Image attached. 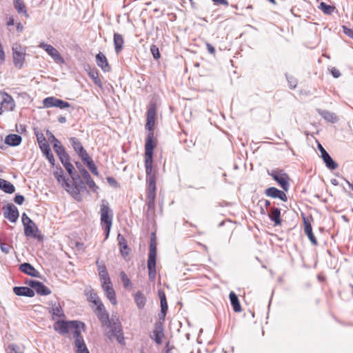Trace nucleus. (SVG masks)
Returning <instances> with one entry per match:
<instances>
[{
    "label": "nucleus",
    "mask_w": 353,
    "mask_h": 353,
    "mask_svg": "<svg viewBox=\"0 0 353 353\" xmlns=\"http://www.w3.org/2000/svg\"><path fill=\"white\" fill-rule=\"evenodd\" d=\"M84 323L78 321H57L53 326L55 331L58 332L59 334L65 335L69 332L72 333V336L74 341L78 339L83 340L81 335V329H83Z\"/></svg>",
    "instance_id": "1"
},
{
    "label": "nucleus",
    "mask_w": 353,
    "mask_h": 353,
    "mask_svg": "<svg viewBox=\"0 0 353 353\" xmlns=\"http://www.w3.org/2000/svg\"><path fill=\"white\" fill-rule=\"evenodd\" d=\"M101 225L105 231V239L109 236L112 224L113 213L109 207V203L105 200H102L100 209Z\"/></svg>",
    "instance_id": "2"
},
{
    "label": "nucleus",
    "mask_w": 353,
    "mask_h": 353,
    "mask_svg": "<svg viewBox=\"0 0 353 353\" xmlns=\"http://www.w3.org/2000/svg\"><path fill=\"white\" fill-rule=\"evenodd\" d=\"M110 330L109 332L111 333L109 337L110 338L112 336L115 337L117 341L120 344H123L125 342V338L123 336V332L122 330V326L121 322L117 318H111L110 321L108 323Z\"/></svg>",
    "instance_id": "3"
},
{
    "label": "nucleus",
    "mask_w": 353,
    "mask_h": 353,
    "mask_svg": "<svg viewBox=\"0 0 353 353\" xmlns=\"http://www.w3.org/2000/svg\"><path fill=\"white\" fill-rule=\"evenodd\" d=\"M12 57L14 66L21 69L25 61L26 54V48L21 46V44L15 43L12 45Z\"/></svg>",
    "instance_id": "4"
},
{
    "label": "nucleus",
    "mask_w": 353,
    "mask_h": 353,
    "mask_svg": "<svg viewBox=\"0 0 353 353\" xmlns=\"http://www.w3.org/2000/svg\"><path fill=\"white\" fill-rule=\"evenodd\" d=\"M154 132H149L145 144V164L148 168L152 163L153 150L156 145L153 142Z\"/></svg>",
    "instance_id": "5"
},
{
    "label": "nucleus",
    "mask_w": 353,
    "mask_h": 353,
    "mask_svg": "<svg viewBox=\"0 0 353 353\" xmlns=\"http://www.w3.org/2000/svg\"><path fill=\"white\" fill-rule=\"evenodd\" d=\"M37 141L39 145V148L43 154L46 157L49 162L54 165V159L52 153L51 152L50 145L46 141L45 137L42 133H37L36 134Z\"/></svg>",
    "instance_id": "6"
},
{
    "label": "nucleus",
    "mask_w": 353,
    "mask_h": 353,
    "mask_svg": "<svg viewBox=\"0 0 353 353\" xmlns=\"http://www.w3.org/2000/svg\"><path fill=\"white\" fill-rule=\"evenodd\" d=\"M15 107L12 97L3 92H0V115L6 111H12Z\"/></svg>",
    "instance_id": "7"
},
{
    "label": "nucleus",
    "mask_w": 353,
    "mask_h": 353,
    "mask_svg": "<svg viewBox=\"0 0 353 353\" xmlns=\"http://www.w3.org/2000/svg\"><path fill=\"white\" fill-rule=\"evenodd\" d=\"M269 174L285 190L289 189V183L288 182V176L283 172V170H272Z\"/></svg>",
    "instance_id": "8"
},
{
    "label": "nucleus",
    "mask_w": 353,
    "mask_h": 353,
    "mask_svg": "<svg viewBox=\"0 0 353 353\" xmlns=\"http://www.w3.org/2000/svg\"><path fill=\"white\" fill-rule=\"evenodd\" d=\"M43 105L46 108L57 107L61 109H65L70 107V103L68 102L54 97H49L44 99L43 101Z\"/></svg>",
    "instance_id": "9"
},
{
    "label": "nucleus",
    "mask_w": 353,
    "mask_h": 353,
    "mask_svg": "<svg viewBox=\"0 0 353 353\" xmlns=\"http://www.w3.org/2000/svg\"><path fill=\"white\" fill-rule=\"evenodd\" d=\"M39 47L43 49L56 63H62L64 62L63 58L52 46L41 42L39 43Z\"/></svg>",
    "instance_id": "10"
},
{
    "label": "nucleus",
    "mask_w": 353,
    "mask_h": 353,
    "mask_svg": "<svg viewBox=\"0 0 353 353\" xmlns=\"http://www.w3.org/2000/svg\"><path fill=\"white\" fill-rule=\"evenodd\" d=\"M94 303L97 305V314L99 319L102 324L108 325V323L110 321V319H109V315L106 312L103 303L101 302L99 298L94 300Z\"/></svg>",
    "instance_id": "11"
},
{
    "label": "nucleus",
    "mask_w": 353,
    "mask_h": 353,
    "mask_svg": "<svg viewBox=\"0 0 353 353\" xmlns=\"http://www.w3.org/2000/svg\"><path fill=\"white\" fill-rule=\"evenodd\" d=\"M3 213L5 217L12 223L16 222L19 218V211L12 203H9L6 205Z\"/></svg>",
    "instance_id": "12"
},
{
    "label": "nucleus",
    "mask_w": 353,
    "mask_h": 353,
    "mask_svg": "<svg viewBox=\"0 0 353 353\" xmlns=\"http://www.w3.org/2000/svg\"><path fill=\"white\" fill-rule=\"evenodd\" d=\"M156 109L154 104L151 105L147 112V122L145 128L149 132H153V127L155 121Z\"/></svg>",
    "instance_id": "13"
},
{
    "label": "nucleus",
    "mask_w": 353,
    "mask_h": 353,
    "mask_svg": "<svg viewBox=\"0 0 353 353\" xmlns=\"http://www.w3.org/2000/svg\"><path fill=\"white\" fill-rule=\"evenodd\" d=\"M265 194L272 198H279L283 201H286L288 199L287 196L283 191L279 190L274 187L267 188L265 190Z\"/></svg>",
    "instance_id": "14"
},
{
    "label": "nucleus",
    "mask_w": 353,
    "mask_h": 353,
    "mask_svg": "<svg viewBox=\"0 0 353 353\" xmlns=\"http://www.w3.org/2000/svg\"><path fill=\"white\" fill-rule=\"evenodd\" d=\"M81 176L83 178V179L85 181V182L92 191L94 192L97 191L99 187L96 185L95 182L92 179L90 174L85 168L81 169L80 177Z\"/></svg>",
    "instance_id": "15"
},
{
    "label": "nucleus",
    "mask_w": 353,
    "mask_h": 353,
    "mask_svg": "<svg viewBox=\"0 0 353 353\" xmlns=\"http://www.w3.org/2000/svg\"><path fill=\"white\" fill-rule=\"evenodd\" d=\"M146 172V181L148 183V188L156 190V179L154 174L152 173V163H150V167L148 168L145 164Z\"/></svg>",
    "instance_id": "16"
},
{
    "label": "nucleus",
    "mask_w": 353,
    "mask_h": 353,
    "mask_svg": "<svg viewBox=\"0 0 353 353\" xmlns=\"http://www.w3.org/2000/svg\"><path fill=\"white\" fill-rule=\"evenodd\" d=\"M96 62L97 65L100 67L103 72H106L110 71L111 68L108 64L107 58L103 53L99 52L97 54Z\"/></svg>",
    "instance_id": "17"
},
{
    "label": "nucleus",
    "mask_w": 353,
    "mask_h": 353,
    "mask_svg": "<svg viewBox=\"0 0 353 353\" xmlns=\"http://www.w3.org/2000/svg\"><path fill=\"white\" fill-rule=\"evenodd\" d=\"M19 270L23 273L31 276L39 278L40 273L32 265L28 263H24L20 265Z\"/></svg>",
    "instance_id": "18"
},
{
    "label": "nucleus",
    "mask_w": 353,
    "mask_h": 353,
    "mask_svg": "<svg viewBox=\"0 0 353 353\" xmlns=\"http://www.w3.org/2000/svg\"><path fill=\"white\" fill-rule=\"evenodd\" d=\"M13 291L17 296L27 297H33L34 296V291L28 287H14Z\"/></svg>",
    "instance_id": "19"
},
{
    "label": "nucleus",
    "mask_w": 353,
    "mask_h": 353,
    "mask_svg": "<svg viewBox=\"0 0 353 353\" xmlns=\"http://www.w3.org/2000/svg\"><path fill=\"white\" fill-rule=\"evenodd\" d=\"M63 165L65 167L67 172H68V174H70V176H71L73 181L76 183V185H77L78 181L81 184H83L82 181L80 180V175L79 174H77L75 172H74V166L70 161L66 162L65 163H64Z\"/></svg>",
    "instance_id": "20"
},
{
    "label": "nucleus",
    "mask_w": 353,
    "mask_h": 353,
    "mask_svg": "<svg viewBox=\"0 0 353 353\" xmlns=\"http://www.w3.org/2000/svg\"><path fill=\"white\" fill-rule=\"evenodd\" d=\"M21 140L22 139L21 136L16 134H12L6 137L5 143L10 146H17L21 143Z\"/></svg>",
    "instance_id": "21"
},
{
    "label": "nucleus",
    "mask_w": 353,
    "mask_h": 353,
    "mask_svg": "<svg viewBox=\"0 0 353 353\" xmlns=\"http://www.w3.org/2000/svg\"><path fill=\"white\" fill-rule=\"evenodd\" d=\"M281 211L278 208H272L268 213L270 219L274 222L275 225L281 224V220L280 218Z\"/></svg>",
    "instance_id": "22"
},
{
    "label": "nucleus",
    "mask_w": 353,
    "mask_h": 353,
    "mask_svg": "<svg viewBox=\"0 0 353 353\" xmlns=\"http://www.w3.org/2000/svg\"><path fill=\"white\" fill-rule=\"evenodd\" d=\"M304 232L307 236L311 243L313 245H316L317 241L312 232V225L309 222L306 221L305 220L304 221Z\"/></svg>",
    "instance_id": "23"
},
{
    "label": "nucleus",
    "mask_w": 353,
    "mask_h": 353,
    "mask_svg": "<svg viewBox=\"0 0 353 353\" xmlns=\"http://www.w3.org/2000/svg\"><path fill=\"white\" fill-rule=\"evenodd\" d=\"M14 8L19 14H23L26 17H28L26 6L23 0H13Z\"/></svg>",
    "instance_id": "24"
},
{
    "label": "nucleus",
    "mask_w": 353,
    "mask_h": 353,
    "mask_svg": "<svg viewBox=\"0 0 353 353\" xmlns=\"http://www.w3.org/2000/svg\"><path fill=\"white\" fill-rule=\"evenodd\" d=\"M0 189L8 194H12L15 191L13 184L3 179H0Z\"/></svg>",
    "instance_id": "25"
},
{
    "label": "nucleus",
    "mask_w": 353,
    "mask_h": 353,
    "mask_svg": "<svg viewBox=\"0 0 353 353\" xmlns=\"http://www.w3.org/2000/svg\"><path fill=\"white\" fill-rule=\"evenodd\" d=\"M124 43V40L121 34L119 33L114 34V45L115 48V52L118 54L123 49V46Z\"/></svg>",
    "instance_id": "26"
},
{
    "label": "nucleus",
    "mask_w": 353,
    "mask_h": 353,
    "mask_svg": "<svg viewBox=\"0 0 353 353\" xmlns=\"http://www.w3.org/2000/svg\"><path fill=\"white\" fill-rule=\"evenodd\" d=\"M229 298L234 311L236 312H240L241 311V307L236 294L234 292H230Z\"/></svg>",
    "instance_id": "27"
},
{
    "label": "nucleus",
    "mask_w": 353,
    "mask_h": 353,
    "mask_svg": "<svg viewBox=\"0 0 353 353\" xmlns=\"http://www.w3.org/2000/svg\"><path fill=\"white\" fill-rule=\"evenodd\" d=\"M148 276L151 281H154L156 278V260H148Z\"/></svg>",
    "instance_id": "28"
},
{
    "label": "nucleus",
    "mask_w": 353,
    "mask_h": 353,
    "mask_svg": "<svg viewBox=\"0 0 353 353\" xmlns=\"http://www.w3.org/2000/svg\"><path fill=\"white\" fill-rule=\"evenodd\" d=\"M157 258V242L154 236V234L152 233L150 243V252L148 259L156 260Z\"/></svg>",
    "instance_id": "29"
},
{
    "label": "nucleus",
    "mask_w": 353,
    "mask_h": 353,
    "mask_svg": "<svg viewBox=\"0 0 353 353\" xmlns=\"http://www.w3.org/2000/svg\"><path fill=\"white\" fill-rule=\"evenodd\" d=\"M97 265L98 268L99 275L100 276L101 281H109L110 277L108 276L105 266L103 264L100 263L99 261H97Z\"/></svg>",
    "instance_id": "30"
},
{
    "label": "nucleus",
    "mask_w": 353,
    "mask_h": 353,
    "mask_svg": "<svg viewBox=\"0 0 353 353\" xmlns=\"http://www.w3.org/2000/svg\"><path fill=\"white\" fill-rule=\"evenodd\" d=\"M58 148L57 150L54 151L58 155L61 162L62 164L65 163L66 162L70 161V158L68 154L65 150L63 147H57Z\"/></svg>",
    "instance_id": "31"
},
{
    "label": "nucleus",
    "mask_w": 353,
    "mask_h": 353,
    "mask_svg": "<svg viewBox=\"0 0 353 353\" xmlns=\"http://www.w3.org/2000/svg\"><path fill=\"white\" fill-rule=\"evenodd\" d=\"M77 353H90L84 340L78 339L74 342Z\"/></svg>",
    "instance_id": "32"
},
{
    "label": "nucleus",
    "mask_w": 353,
    "mask_h": 353,
    "mask_svg": "<svg viewBox=\"0 0 353 353\" xmlns=\"http://www.w3.org/2000/svg\"><path fill=\"white\" fill-rule=\"evenodd\" d=\"M117 239L122 254H128L129 249L125 239L121 234H118Z\"/></svg>",
    "instance_id": "33"
},
{
    "label": "nucleus",
    "mask_w": 353,
    "mask_h": 353,
    "mask_svg": "<svg viewBox=\"0 0 353 353\" xmlns=\"http://www.w3.org/2000/svg\"><path fill=\"white\" fill-rule=\"evenodd\" d=\"M70 143L77 154L85 150L79 140L76 137H71Z\"/></svg>",
    "instance_id": "34"
},
{
    "label": "nucleus",
    "mask_w": 353,
    "mask_h": 353,
    "mask_svg": "<svg viewBox=\"0 0 353 353\" xmlns=\"http://www.w3.org/2000/svg\"><path fill=\"white\" fill-rule=\"evenodd\" d=\"M323 160L325 163L326 167L330 170H335L338 168V164L332 159L329 154L327 155H325Z\"/></svg>",
    "instance_id": "35"
},
{
    "label": "nucleus",
    "mask_w": 353,
    "mask_h": 353,
    "mask_svg": "<svg viewBox=\"0 0 353 353\" xmlns=\"http://www.w3.org/2000/svg\"><path fill=\"white\" fill-rule=\"evenodd\" d=\"M46 134L48 137L49 141L52 143L53 149L54 151L58 150L57 147H63L59 141L54 136V134L50 130H47Z\"/></svg>",
    "instance_id": "36"
},
{
    "label": "nucleus",
    "mask_w": 353,
    "mask_h": 353,
    "mask_svg": "<svg viewBox=\"0 0 353 353\" xmlns=\"http://www.w3.org/2000/svg\"><path fill=\"white\" fill-rule=\"evenodd\" d=\"M34 290L39 295H48L51 293V290L40 281Z\"/></svg>",
    "instance_id": "37"
},
{
    "label": "nucleus",
    "mask_w": 353,
    "mask_h": 353,
    "mask_svg": "<svg viewBox=\"0 0 353 353\" xmlns=\"http://www.w3.org/2000/svg\"><path fill=\"white\" fill-rule=\"evenodd\" d=\"M134 300L137 307L141 309L144 307L145 303V298L141 292H137L134 295Z\"/></svg>",
    "instance_id": "38"
},
{
    "label": "nucleus",
    "mask_w": 353,
    "mask_h": 353,
    "mask_svg": "<svg viewBox=\"0 0 353 353\" xmlns=\"http://www.w3.org/2000/svg\"><path fill=\"white\" fill-rule=\"evenodd\" d=\"M24 225V234L26 236H33L36 237V234H34V228L35 224L32 221V223H27L23 225Z\"/></svg>",
    "instance_id": "39"
},
{
    "label": "nucleus",
    "mask_w": 353,
    "mask_h": 353,
    "mask_svg": "<svg viewBox=\"0 0 353 353\" xmlns=\"http://www.w3.org/2000/svg\"><path fill=\"white\" fill-rule=\"evenodd\" d=\"M319 8L321 10H322L323 13H325V14H330L334 12L335 7L327 5L324 2H321L319 6Z\"/></svg>",
    "instance_id": "40"
},
{
    "label": "nucleus",
    "mask_w": 353,
    "mask_h": 353,
    "mask_svg": "<svg viewBox=\"0 0 353 353\" xmlns=\"http://www.w3.org/2000/svg\"><path fill=\"white\" fill-rule=\"evenodd\" d=\"M51 312L53 316V317H52L53 319H54V316H57V317L64 316L63 310L59 305H54V306L52 308Z\"/></svg>",
    "instance_id": "41"
},
{
    "label": "nucleus",
    "mask_w": 353,
    "mask_h": 353,
    "mask_svg": "<svg viewBox=\"0 0 353 353\" xmlns=\"http://www.w3.org/2000/svg\"><path fill=\"white\" fill-rule=\"evenodd\" d=\"M153 336H154V339L155 342L157 344H161L163 333H162L161 330H160V328L159 329L158 327L155 328V330L153 331Z\"/></svg>",
    "instance_id": "42"
},
{
    "label": "nucleus",
    "mask_w": 353,
    "mask_h": 353,
    "mask_svg": "<svg viewBox=\"0 0 353 353\" xmlns=\"http://www.w3.org/2000/svg\"><path fill=\"white\" fill-rule=\"evenodd\" d=\"M7 353H23L19 345L12 343L9 344L7 347Z\"/></svg>",
    "instance_id": "43"
},
{
    "label": "nucleus",
    "mask_w": 353,
    "mask_h": 353,
    "mask_svg": "<svg viewBox=\"0 0 353 353\" xmlns=\"http://www.w3.org/2000/svg\"><path fill=\"white\" fill-rule=\"evenodd\" d=\"M120 277L125 288H128L131 285L130 280L124 272H121Z\"/></svg>",
    "instance_id": "44"
},
{
    "label": "nucleus",
    "mask_w": 353,
    "mask_h": 353,
    "mask_svg": "<svg viewBox=\"0 0 353 353\" xmlns=\"http://www.w3.org/2000/svg\"><path fill=\"white\" fill-rule=\"evenodd\" d=\"M105 293L107 298L110 300V301L113 305H116L117 299H116V295H115V292H114V289H112L111 291L105 292Z\"/></svg>",
    "instance_id": "45"
},
{
    "label": "nucleus",
    "mask_w": 353,
    "mask_h": 353,
    "mask_svg": "<svg viewBox=\"0 0 353 353\" xmlns=\"http://www.w3.org/2000/svg\"><path fill=\"white\" fill-rule=\"evenodd\" d=\"M321 116L327 121L334 122L335 119L334 114L328 111H323Z\"/></svg>",
    "instance_id": "46"
},
{
    "label": "nucleus",
    "mask_w": 353,
    "mask_h": 353,
    "mask_svg": "<svg viewBox=\"0 0 353 353\" xmlns=\"http://www.w3.org/2000/svg\"><path fill=\"white\" fill-rule=\"evenodd\" d=\"M101 281L102 288L105 292L108 291H111L113 289L112 285L111 284L110 279H109V281L103 280Z\"/></svg>",
    "instance_id": "47"
},
{
    "label": "nucleus",
    "mask_w": 353,
    "mask_h": 353,
    "mask_svg": "<svg viewBox=\"0 0 353 353\" xmlns=\"http://www.w3.org/2000/svg\"><path fill=\"white\" fill-rule=\"evenodd\" d=\"M90 77L93 79L96 85H97L99 87L102 86L101 81L98 76V72L92 71L90 72Z\"/></svg>",
    "instance_id": "48"
},
{
    "label": "nucleus",
    "mask_w": 353,
    "mask_h": 353,
    "mask_svg": "<svg viewBox=\"0 0 353 353\" xmlns=\"http://www.w3.org/2000/svg\"><path fill=\"white\" fill-rule=\"evenodd\" d=\"M286 78L289 84V86L291 89H294L296 87L297 81L292 76L286 75Z\"/></svg>",
    "instance_id": "49"
},
{
    "label": "nucleus",
    "mask_w": 353,
    "mask_h": 353,
    "mask_svg": "<svg viewBox=\"0 0 353 353\" xmlns=\"http://www.w3.org/2000/svg\"><path fill=\"white\" fill-rule=\"evenodd\" d=\"M150 51L155 59H158L160 57L159 48L156 46L152 45L150 48Z\"/></svg>",
    "instance_id": "50"
},
{
    "label": "nucleus",
    "mask_w": 353,
    "mask_h": 353,
    "mask_svg": "<svg viewBox=\"0 0 353 353\" xmlns=\"http://www.w3.org/2000/svg\"><path fill=\"white\" fill-rule=\"evenodd\" d=\"M161 312L163 315V317L164 318L168 310V304L166 299H163L162 302H161Z\"/></svg>",
    "instance_id": "51"
},
{
    "label": "nucleus",
    "mask_w": 353,
    "mask_h": 353,
    "mask_svg": "<svg viewBox=\"0 0 353 353\" xmlns=\"http://www.w3.org/2000/svg\"><path fill=\"white\" fill-rule=\"evenodd\" d=\"M0 248L1 250L5 254H8L10 251V246L5 243H1Z\"/></svg>",
    "instance_id": "52"
},
{
    "label": "nucleus",
    "mask_w": 353,
    "mask_h": 353,
    "mask_svg": "<svg viewBox=\"0 0 353 353\" xmlns=\"http://www.w3.org/2000/svg\"><path fill=\"white\" fill-rule=\"evenodd\" d=\"M54 176L56 177V179H57V181L59 183H62V181H65V177L63 174V170H61V173H59L58 172H55L54 173Z\"/></svg>",
    "instance_id": "53"
},
{
    "label": "nucleus",
    "mask_w": 353,
    "mask_h": 353,
    "mask_svg": "<svg viewBox=\"0 0 353 353\" xmlns=\"http://www.w3.org/2000/svg\"><path fill=\"white\" fill-rule=\"evenodd\" d=\"M148 199H150V202H154L155 190H152V189L148 188Z\"/></svg>",
    "instance_id": "54"
},
{
    "label": "nucleus",
    "mask_w": 353,
    "mask_h": 353,
    "mask_svg": "<svg viewBox=\"0 0 353 353\" xmlns=\"http://www.w3.org/2000/svg\"><path fill=\"white\" fill-rule=\"evenodd\" d=\"M343 28L344 34L353 39V30L348 28L345 26H343Z\"/></svg>",
    "instance_id": "55"
},
{
    "label": "nucleus",
    "mask_w": 353,
    "mask_h": 353,
    "mask_svg": "<svg viewBox=\"0 0 353 353\" xmlns=\"http://www.w3.org/2000/svg\"><path fill=\"white\" fill-rule=\"evenodd\" d=\"M14 202L18 205H21L24 201V196L20 194H17L14 198Z\"/></svg>",
    "instance_id": "56"
},
{
    "label": "nucleus",
    "mask_w": 353,
    "mask_h": 353,
    "mask_svg": "<svg viewBox=\"0 0 353 353\" xmlns=\"http://www.w3.org/2000/svg\"><path fill=\"white\" fill-rule=\"evenodd\" d=\"M22 222H23V224L25 225V224H28V223H32V219H30L27 215L26 213H23L22 214Z\"/></svg>",
    "instance_id": "57"
},
{
    "label": "nucleus",
    "mask_w": 353,
    "mask_h": 353,
    "mask_svg": "<svg viewBox=\"0 0 353 353\" xmlns=\"http://www.w3.org/2000/svg\"><path fill=\"white\" fill-rule=\"evenodd\" d=\"M5 52L1 43H0V63L2 64L5 61Z\"/></svg>",
    "instance_id": "58"
},
{
    "label": "nucleus",
    "mask_w": 353,
    "mask_h": 353,
    "mask_svg": "<svg viewBox=\"0 0 353 353\" xmlns=\"http://www.w3.org/2000/svg\"><path fill=\"white\" fill-rule=\"evenodd\" d=\"M78 155L81 159L82 161L89 159V155L85 150L78 154Z\"/></svg>",
    "instance_id": "59"
},
{
    "label": "nucleus",
    "mask_w": 353,
    "mask_h": 353,
    "mask_svg": "<svg viewBox=\"0 0 353 353\" xmlns=\"http://www.w3.org/2000/svg\"><path fill=\"white\" fill-rule=\"evenodd\" d=\"M318 149L319 150V151L321 152V157L322 159L325 157V155L328 154V152L325 150V148L320 143H318Z\"/></svg>",
    "instance_id": "60"
},
{
    "label": "nucleus",
    "mask_w": 353,
    "mask_h": 353,
    "mask_svg": "<svg viewBox=\"0 0 353 353\" xmlns=\"http://www.w3.org/2000/svg\"><path fill=\"white\" fill-rule=\"evenodd\" d=\"M331 73L334 78H339L341 76L340 71L336 68H332L331 69Z\"/></svg>",
    "instance_id": "61"
},
{
    "label": "nucleus",
    "mask_w": 353,
    "mask_h": 353,
    "mask_svg": "<svg viewBox=\"0 0 353 353\" xmlns=\"http://www.w3.org/2000/svg\"><path fill=\"white\" fill-rule=\"evenodd\" d=\"M39 283V281H35V280H30L29 281L27 282V284L30 286L32 288L34 289L36 288V287L37 286V284Z\"/></svg>",
    "instance_id": "62"
},
{
    "label": "nucleus",
    "mask_w": 353,
    "mask_h": 353,
    "mask_svg": "<svg viewBox=\"0 0 353 353\" xmlns=\"http://www.w3.org/2000/svg\"><path fill=\"white\" fill-rule=\"evenodd\" d=\"M215 4L217 5H224L228 6L229 5L228 1L227 0H212Z\"/></svg>",
    "instance_id": "63"
},
{
    "label": "nucleus",
    "mask_w": 353,
    "mask_h": 353,
    "mask_svg": "<svg viewBox=\"0 0 353 353\" xmlns=\"http://www.w3.org/2000/svg\"><path fill=\"white\" fill-rule=\"evenodd\" d=\"M206 47H207V49H208V51L209 52V53L213 54L215 53V48L210 44V43H207L206 44Z\"/></svg>",
    "instance_id": "64"
}]
</instances>
